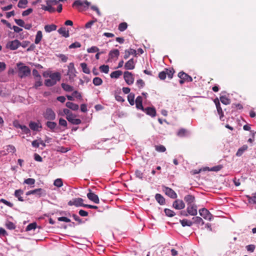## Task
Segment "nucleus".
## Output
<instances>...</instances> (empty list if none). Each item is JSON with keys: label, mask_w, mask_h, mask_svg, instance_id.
<instances>
[{"label": "nucleus", "mask_w": 256, "mask_h": 256, "mask_svg": "<svg viewBox=\"0 0 256 256\" xmlns=\"http://www.w3.org/2000/svg\"><path fill=\"white\" fill-rule=\"evenodd\" d=\"M135 175L136 178L142 180L143 178L144 174L140 170H136L135 172Z\"/></svg>", "instance_id": "nucleus-62"}, {"label": "nucleus", "mask_w": 256, "mask_h": 256, "mask_svg": "<svg viewBox=\"0 0 256 256\" xmlns=\"http://www.w3.org/2000/svg\"><path fill=\"white\" fill-rule=\"evenodd\" d=\"M30 70L27 66H22L19 68L18 76L21 78L26 77L30 75Z\"/></svg>", "instance_id": "nucleus-3"}, {"label": "nucleus", "mask_w": 256, "mask_h": 256, "mask_svg": "<svg viewBox=\"0 0 256 256\" xmlns=\"http://www.w3.org/2000/svg\"><path fill=\"white\" fill-rule=\"evenodd\" d=\"M81 46V44L78 42H74V43H72L69 46L70 48H80Z\"/></svg>", "instance_id": "nucleus-57"}, {"label": "nucleus", "mask_w": 256, "mask_h": 256, "mask_svg": "<svg viewBox=\"0 0 256 256\" xmlns=\"http://www.w3.org/2000/svg\"><path fill=\"white\" fill-rule=\"evenodd\" d=\"M76 69L74 67V64L73 63L71 62L69 64L68 66V72L67 73V75L68 76L70 80H73L74 78L76 76Z\"/></svg>", "instance_id": "nucleus-8"}, {"label": "nucleus", "mask_w": 256, "mask_h": 256, "mask_svg": "<svg viewBox=\"0 0 256 256\" xmlns=\"http://www.w3.org/2000/svg\"><path fill=\"white\" fill-rule=\"evenodd\" d=\"M44 192V190L41 188H38L32 190V194H36L38 196H42V194Z\"/></svg>", "instance_id": "nucleus-42"}, {"label": "nucleus", "mask_w": 256, "mask_h": 256, "mask_svg": "<svg viewBox=\"0 0 256 256\" xmlns=\"http://www.w3.org/2000/svg\"><path fill=\"white\" fill-rule=\"evenodd\" d=\"M35 180L32 178H28L24 180V183L29 184V185H33L35 183Z\"/></svg>", "instance_id": "nucleus-54"}, {"label": "nucleus", "mask_w": 256, "mask_h": 256, "mask_svg": "<svg viewBox=\"0 0 256 256\" xmlns=\"http://www.w3.org/2000/svg\"><path fill=\"white\" fill-rule=\"evenodd\" d=\"M47 6H42V8L44 10L48 11L50 12H55L54 8H52L50 4H46Z\"/></svg>", "instance_id": "nucleus-32"}, {"label": "nucleus", "mask_w": 256, "mask_h": 256, "mask_svg": "<svg viewBox=\"0 0 256 256\" xmlns=\"http://www.w3.org/2000/svg\"><path fill=\"white\" fill-rule=\"evenodd\" d=\"M248 146L246 144L243 145L238 150L236 156H241L243 154L248 150Z\"/></svg>", "instance_id": "nucleus-22"}, {"label": "nucleus", "mask_w": 256, "mask_h": 256, "mask_svg": "<svg viewBox=\"0 0 256 256\" xmlns=\"http://www.w3.org/2000/svg\"><path fill=\"white\" fill-rule=\"evenodd\" d=\"M88 191L89 192L87 194L88 198L94 203L98 204L100 202V200L98 196L92 192L90 189L88 190Z\"/></svg>", "instance_id": "nucleus-10"}, {"label": "nucleus", "mask_w": 256, "mask_h": 256, "mask_svg": "<svg viewBox=\"0 0 256 256\" xmlns=\"http://www.w3.org/2000/svg\"><path fill=\"white\" fill-rule=\"evenodd\" d=\"M50 78L52 80L55 81L56 83L58 81L60 80V74L59 72L52 73L50 74Z\"/></svg>", "instance_id": "nucleus-23"}, {"label": "nucleus", "mask_w": 256, "mask_h": 256, "mask_svg": "<svg viewBox=\"0 0 256 256\" xmlns=\"http://www.w3.org/2000/svg\"><path fill=\"white\" fill-rule=\"evenodd\" d=\"M163 191L164 192L166 195L170 198H177V194L176 192L170 188L164 186Z\"/></svg>", "instance_id": "nucleus-9"}, {"label": "nucleus", "mask_w": 256, "mask_h": 256, "mask_svg": "<svg viewBox=\"0 0 256 256\" xmlns=\"http://www.w3.org/2000/svg\"><path fill=\"white\" fill-rule=\"evenodd\" d=\"M136 108L138 109L143 110L142 98L141 96H138L136 100Z\"/></svg>", "instance_id": "nucleus-20"}, {"label": "nucleus", "mask_w": 256, "mask_h": 256, "mask_svg": "<svg viewBox=\"0 0 256 256\" xmlns=\"http://www.w3.org/2000/svg\"><path fill=\"white\" fill-rule=\"evenodd\" d=\"M187 206L186 211L188 214L192 216H196L198 214L197 206L196 204H194Z\"/></svg>", "instance_id": "nucleus-7"}, {"label": "nucleus", "mask_w": 256, "mask_h": 256, "mask_svg": "<svg viewBox=\"0 0 256 256\" xmlns=\"http://www.w3.org/2000/svg\"><path fill=\"white\" fill-rule=\"evenodd\" d=\"M56 29V26L55 24H52L44 26V30L48 32H50L52 31L55 30Z\"/></svg>", "instance_id": "nucleus-29"}, {"label": "nucleus", "mask_w": 256, "mask_h": 256, "mask_svg": "<svg viewBox=\"0 0 256 256\" xmlns=\"http://www.w3.org/2000/svg\"><path fill=\"white\" fill-rule=\"evenodd\" d=\"M122 72L120 70H116L112 72L110 74V77L112 78H118L122 74Z\"/></svg>", "instance_id": "nucleus-38"}, {"label": "nucleus", "mask_w": 256, "mask_h": 256, "mask_svg": "<svg viewBox=\"0 0 256 256\" xmlns=\"http://www.w3.org/2000/svg\"><path fill=\"white\" fill-rule=\"evenodd\" d=\"M84 200L82 198H78L72 199L68 202V204L70 206H75L76 207L84 206L85 205L83 203Z\"/></svg>", "instance_id": "nucleus-4"}, {"label": "nucleus", "mask_w": 256, "mask_h": 256, "mask_svg": "<svg viewBox=\"0 0 256 256\" xmlns=\"http://www.w3.org/2000/svg\"><path fill=\"white\" fill-rule=\"evenodd\" d=\"M100 70L105 74H108L109 72V66L108 65H102L99 68Z\"/></svg>", "instance_id": "nucleus-46"}, {"label": "nucleus", "mask_w": 256, "mask_h": 256, "mask_svg": "<svg viewBox=\"0 0 256 256\" xmlns=\"http://www.w3.org/2000/svg\"><path fill=\"white\" fill-rule=\"evenodd\" d=\"M62 87L66 92H72L74 90V88L72 86L64 83L62 84Z\"/></svg>", "instance_id": "nucleus-39"}, {"label": "nucleus", "mask_w": 256, "mask_h": 256, "mask_svg": "<svg viewBox=\"0 0 256 256\" xmlns=\"http://www.w3.org/2000/svg\"><path fill=\"white\" fill-rule=\"evenodd\" d=\"M42 32L40 30H38L36 34V38L34 40L35 44H38L42 40Z\"/></svg>", "instance_id": "nucleus-27"}, {"label": "nucleus", "mask_w": 256, "mask_h": 256, "mask_svg": "<svg viewBox=\"0 0 256 256\" xmlns=\"http://www.w3.org/2000/svg\"><path fill=\"white\" fill-rule=\"evenodd\" d=\"M220 99L222 103L225 105L229 104L230 103V100L225 96H220Z\"/></svg>", "instance_id": "nucleus-35"}, {"label": "nucleus", "mask_w": 256, "mask_h": 256, "mask_svg": "<svg viewBox=\"0 0 256 256\" xmlns=\"http://www.w3.org/2000/svg\"><path fill=\"white\" fill-rule=\"evenodd\" d=\"M76 116L72 114L70 116H66V120L71 124H81L82 121L79 118H76Z\"/></svg>", "instance_id": "nucleus-11"}, {"label": "nucleus", "mask_w": 256, "mask_h": 256, "mask_svg": "<svg viewBox=\"0 0 256 256\" xmlns=\"http://www.w3.org/2000/svg\"><path fill=\"white\" fill-rule=\"evenodd\" d=\"M80 66L82 68V72L86 74H90V70L89 68L87 66V64L85 62H82L80 64Z\"/></svg>", "instance_id": "nucleus-34"}, {"label": "nucleus", "mask_w": 256, "mask_h": 256, "mask_svg": "<svg viewBox=\"0 0 256 256\" xmlns=\"http://www.w3.org/2000/svg\"><path fill=\"white\" fill-rule=\"evenodd\" d=\"M32 75L34 76V79L42 78L40 75L38 73V72L36 69L32 70Z\"/></svg>", "instance_id": "nucleus-58"}, {"label": "nucleus", "mask_w": 256, "mask_h": 256, "mask_svg": "<svg viewBox=\"0 0 256 256\" xmlns=\"http://www.w3.org/2000/svg\"><path fill=\"white\" fill-rule=\"evenodd\" d=\"M173 207L176 210H182L184 208L185 204L181 200H176L172 204Z\"/></svg>", "instance_id": "nucleus-12"}, {"label": "nucleus", "mask_w": 256, "mask_h": 256, "mask_svg": "<svg viewBox=\"0 0 256 256\" xmlns=\"http://www.w3.org/2000/svg\"><path fill=\"white\" fill-rule=\"evenodd\" d=\"M36 226H37V224H36V222L31 223L27 226V227L26 228V230L29 231V230H35L36 228Z\"/></svg>", "instance_id": "nucleus-52"}, {"label": "nucleus", "mask_w": 256, "mask_h": 256, "mask_svg": "<svg viewBox=\"0 0 256 256\" xmlns=\"http://www.w3.org/2000/svg\"><path fill=\"white\" fill-rule=\"evenodd\" d=\"M154 148L156 150L159 152H164L166 150V147L164 146L161 144L155 145Z\"/></svg>", "instance_id": "nucleus-36"}, {"label": "nucleus", "mask_w": 256, "mask_h": 256, "mask_svg": "<svg viewBox=\"0 0 256 256\" xmlns=\"http://www.w3.org/2000/svg\"><path fill=\"white\" fill-rule=\"evenodd\" d=\"M6 226L8 229L14 230L16 228L14 224L11 222H8L6 224Z\"/></svg>", "instance_id": "nucleus-59"}, {"label": "nucleus", "mask_w": 256, "mask_h": 256, "mask_svg": "<svg viewBox=\"0 0 256 256\" xmlns=\"http://www.w3.org/2000/svg\"><path fill=\"white\" fill-rule=\"evenodd\" d=\"M155 198L158 202L160 205H163L165 204V198L160 194H156L155 196Z\"/></svg>", "instance_id": "nucleus-24"}, {"label": "nucleus", "mask_w": 256, "mask_h": 256, "mask_svg": "<svg viewBox=\"0 0 256 256\" xmlns=\"http://www.w3.org/2000/svg\"><path fill=\"white\" fill-rule=\"evenodd\" d=\"M124 78L126 82L128 85L132 84L134 82V78L130 72L128 71L124 72Z\"/></svg>", "instance_id": "nucleus-6"}, {"label": "nucleus", "mask_w": 256, "mask_h": 256, "mask_svg": "<svg viewBox=\"0 0 256 256\" xmlns=\"http://www.w3.org/2000/svg\"><path fill=\"white\" fill-rule=\"evenodd\" d=\"M54 184L58 187V188H60L63 185L62 180L61 178H57L54 181Z\"/></svg>", "instance_id": "nucleus-48"}, {"label": "nucleus", "mask_w": 256, "mask_h": 256, "mask_svg": "<svg viewBox=\"0 0 256 256\" xmlns=\"http://www.w3.org/2000/svg\"><path fill=\"white\" fill-rule=\"evenodd\" d=\"M32 11H33L32 8H29L28 10L24 11L22 12V16H27L29 15L32 12Z\"/></svg>", "instance_id": "nucleus-63"}, {"label": "nucleus", "mask_w": 256, "mask_h": 256, "mask_svg": "<svg viewBox=\"0 0 256 256\" xmlns=\"http://www.w3.org/2000/svg\"><path fill=\"white\" fill-rule=\"evenodd\" d=\"M29 127L34 131H38V128H42L40 122L37 123L34 122H30L29 124Z\"/></svg>", "instance_id": "nucleus-19"}, {"label": "nucleus", "mask_w": 256, "mask_h": 256, "mask_svg": "<svg viewBox=\"0 0 256 256\" xmlns=\"http://www.w3.org/2000/svg\"><path fill=\"white\" fill-rule=\"evenodd\" d=\"M44 84L47 86H52L56 84L55 81H53L50 78L46 80Z\"/></svg>", "instance_id": "nucleus-51"}, {"label": "nucleus", "mask_w": 256, "mask_h": 256, "mask_svg": "<svg viewBox=\"0 0 256 256\" xmlns=\"http://www.w3.org/2000/svg\"><path fill=\"white\" fill-rule=\"evenodd\" d=\"M24 192L22 190L19 189L15 190L14 192V196L17 198L19 201L23 202L24 199L21 196V195Z\"/></svg>", "instance_id": "nucleus-26"}, {"label": "nucleus", "mask_w": 256, "mask_h": 256, "mask_svg": "<svg viewBox=\"0 0 256 256\" xmlns=\"http://www.w3.org/2000/svg\"><path fill=\"white\" fill-rule=\"evenodd\" d=\"M249 203L256 204V192L252 194V196H246Z\"/></svg>", "instance_id": "nucleus-33"}, {"label": "nucleus", "mask_w": 256, "mask_h": 256, "mask_svg": "<svg viewBox=\"0 0 256 256\" xmlns=\"http://www.w3.org/2000/svg\"><path fill=\"white\" fill-rule=\"evenodd\" d=\"M58 123L60 126L66 128L68 124H67L66 121L65 120H64L62 118H60L59 120Z\"/></svg>", "instance_id": "nucleus-60"}, {"label": "nucleus", "mask_w": 256, "mask_h": 256, "mask_svg": "<svg viewBox=\"0 0 256 256\" xmlns=\"http://www.w3.org/2000/svg\"><path fill=\"white\" fill-rule=\"evenodd\" d=\"M44 118L50 120H55L56 115L54 110L50 108H48L43 114Z\"/></svg>", "instance_id": "nucleus-1"}, {"label": "nucleus", "mask_w": 256, "mask_h": 256, "mask_svg": "<svg viewBox=\"0 0 256 256\" xmlns=\"http://www.w3.org/2000/svg\"><path fill=\"white\" fill-rule=\"evenodd\" d=\"M58 33L64 38H68L70 36L68 30H66L65 27H61L58 30Z\"/></svg>", "instance_id": "nucleus-21"}, {"label": "nucleus", "mask_w": 256, "mask_h": 256, "mask_svg": "<svg viewBox=\"0 0 256 256\" xmlns=\"http://www.w3.org/2000/svg\"><path fill=\"white\" fill-rule=\"evenodd\" d=\"M0 202L6 205L7 206L10 208H12L14 206V204L12 203H11L10 202L7 201L4 198H1L0 200Z\"/></svg>", "instance_id": "nucleus-56"}, {"label": "nucleus", "mask_w": 256, "mask_h": 256, "mask_svg": "<svg viewBox=\"0 0 256 256\" xmlns=\"http://www.w3.org/2000/svg\"><path fill=\"white\" fill-rule=\"evenodd\" d=\"M214 102L216 104L218 113L220 115V118L221 120L224 116V114L222 108L220 107L218 99V98H215L214 100Z\"/></svg>", "instance_id": "nucleus-14"}, {"label": "nucleus", "mask_w": 256, "mask_h": 256, "mask_svg": "<svg viewBox=\"0 0 256 256\" xmlns=\"http://www.w3.org/2000/svg\"><path fill=\"white\" fill-rule=\"evenodd\" d=\"M128 28V24L126 22H123L118 25V29L120 32H124L125 30Z\"/></svg>", "instance_id": "nucleus-45"}, {"label": "nucleus", "mask_w": 256, "mask_h": 256, "mask_svg": "<svg viewBox=\"0 0 256 256\" xmlns=\"http://www.w3.org/2000/svg\"><path fill=\"white\" fill-rule=\"evenodd\" d=\"M84 4H85L86 6H88L90 5V2L88 1H85L84 2H83L80 0H76L72 4V7H76L78 8L79 10H80L79 7L84 6Z\"/></svg>", "instance_id": "nucleus-13"}, {"label": "nucleus", "mask_w": 256, "mask_h": 256, "mask_svg": "<svg viewBox=\"0 0 256 256\" xmlns=\"http://www.w3.org/2000/svg\"><path fill=\"white\" fill-rule=\"evenodd\" d=\"M164 212L169 217H172L174 216L175 213L174 212L168 208H165L164 209Z\"/></svg>", "instance_id": "nucleus-50"}, {"label": "nucleus", "mask_w": 256, "mask_h": 256, "mask_svg": "<svg viewBox=\"0 0 256 256\" xmlns=\"http://www.w3.org/2000/svg\"><path fill=\"white\" fill-rule=\"evenodd\" d=\"M102 83V80L99 77H96L93 79V84L96 86H100Z\"/></svg>", "instance_id": "nucleus-43"}, {"label": "nucleus", "mask_w": 256, "mask_h": 256, "mask_svg": "<svg viewBox=\"0 0 256 256\" xmlns=\"http://www.w3.org/2000/svg\"><path fill=\"white\" fill-rule=\"evenodd\" d=\"M28 2L27 0H20L18 4V6L20 8H24Z\"/></svg>", "instance_id": "nucleus-41"}, {"label": "nucleus", "mask_w": 256, "mask_h": 256, "mask_svg": "<svg viewBox=\"0 0 256 256\" xmlns=\"http://www.w3.org/2000/svg\"><path fill=\"white\" fill-rule=\"evenodd\" d=\"M180 222L182 226H190L194 224V222L192 221L188 220L186 219H184L182 220H180Z\"/></svg>", "instance_id": "nucleus-30"}, {"label": "nucleus", "mask_w": 256, "mask_h": 256, "mask_svg": "<svg viewBox=\"0 0 256 256\" xmlns=\"http://www.w3.org/2000/svg\"><path fill=\"white\" fill-rule=\"evenodd\" d=\"M145 113L148 115L151 116L152 117H154L156 115V110L154 108L148 107L146 108H143L142 110Z\"/></svg>", "instance_id": "nucleus-15"}, {"label": "nucleus", "mask_w": 256, "mask_h": 256, "mask_svg": "<svg viewBox=\"0 0 256 256\" xmlns=\"http://www.w3.org/2000/svg\"><path fill=\"white\" fill-rule=\"evenodd\" d=\"M20 42L18 40H14L8 42L6 44V48L10 50H16L20 46Z\"/></svg>", "instance_id": "nucleus-5"}, {"label": "nucleus", "mask_w": 256, "mask_h": 256, "mask_svg": "<svg viewBox=\"0 0 256 256\" xmlns=\"http://www.w3.org/2000/svg\"><path fill=\"white\" fill-rule=\"evenodd\" d=\"M35 80H36V82H35L34 87L36 89L39 86H40L42 85V78L35 79Z\"/></svg>", "instance_id": "nucleus-53"}, {"label": "nucleus", "mask_w": 256, "mask_h": 256, "mask_svg": "<svg viewBox=\"0 0 256 256\" xmlns=\"http://www.w3.org/2000/svg\"><path fill=\"white\" fill-rule=\"evenodd\" d=\"M18 127L20 128L25 134H28L30 132V129L24 125L18 124Z\"/></svg>", "instance_id": "nucleus-47"}, {"label": "nucleus", "mask_w": 256, "mask_h": 256, "mask_svg": "<svg viewBox=\"0 0 256 256\" xmlns=\"http://www.w3.org/2000/svg\"><path fill=\"white\" fill-rule=\"evenodd\" d=\"M186 130L184 128H181L178 132L177 135L180 137L184 136L187 134Z\"/></svg>", "instance_id": "nucleus-49"}, {"label": "nucleus", "mask_w": 256, "mask_h": 256, "mask_svg": "<svg viewBox=\"0 0 256 256\" xmlns=\"http://www.w3.org/2000/svg\"><path fill=\"white\" fill-rule=\"evenodd\" d=\"M166 73L165 70L160 72L158 74V78L162 80H164L166 78Z\"/></svg>", "instance_id": "nucleus-61"}, {"label": "nucleus", "mask_w": 256, "mask_h": 256, "mask_svg": "<svg viewBox=\"0 0 256 256\" xmlns=\"http://www.w3.org/2000/svg\"><path fill=\"white\" fill-rule=\"evenodd\" d=\"M192 220H193L192 222L194 224H200L201 225H203L204 223L202 218L200 216L193 217Z\"/></svg>", "instance_id": "nucleus-31"}, {"label": "nucleus", "mask_w": 256, "mask_h": 256, "mask_svg": "<svg viewBox=\"0 0 256 256\" xmlns=\"http://www.w3.org/2000/svg\"><path fill=\"white\" fill-rule=\"evenodd\" d=\"M135 68V64L134 62V58H131L128 60L124 65V68L128 70H132Z\"/></svg>", "instance_id": "nucleus-18"}, {"label": "nucleus", "mask_w": 256, "mask_h": 256, "mask_svg": "<svg viewBox=\"0 0 256 256\" xmlns=\"http://www.w3.org/2000/svg\"><path fill=\"white\" fill-rule=\"evenodd\" d=\"M46 126L51 130H54L56 128L57 124L56 122L48 121L46 123Z\"/></svg>", "instance_id": "nucleus-37"}, {"label": "nucleus", "mask_w": 256, "mask_h": 256, "mask_svg": "<svg viewBox=\"0 0 256 256\" xmlns=\"http://www.w3.org/2000/svg\"><path fill=\"white\" fill-rule=\"evenodd\" d=\"M166 72V75L170 79L172 78L173 76V74L174 72V70L173 68H165Z\"/></svg>", "instance_id": "nucleus-44"}, {"label": "nucleus", "mask_w": 256, "mask_h": 256, "mask_svg": "<svg viewBox=\"0 0 256 256\" xmlns=\"http://www.w3.org/2000/svg\"><path fill=\"white\" fill-rule=\"evenodd\" d=\"M14 22L20 26L23 27L24 26V22L21 19H15Z\"/></svg>", "instance_id": "nucleus-64"}, {"label": "nucleus", "mask_w": 256, "mask_h": 256, "mask_svg": "<svg viewBox=\"0 0 256 256\" xmlns=\"http://www.w3.org/2000/svg\"><path fill=\"white\" fill-rule=\"evenodd\" d=\"M199 214L200 216L210 221L213 216L210 213V212L206 208H202L199 210Z\"/></svg>", "instance_id": "nucleus-2"}, {"label": "nucleus", "mask_w": 256, "mask_h": 256, "mask_svg": "<svg viewBox=\"0 0 256 256\" xmlns=\"http://www.w3.org/2000/svg\"><path fill=\"white\" fill-rule=\"evenodd\" d=\"M66 106L68 108H69L73 110H77L79 108L78 104L73 103L72 102H68L66 103Z\"/></svg>", "instance_id": "nucleus-25"}, {"label": "nucleus", "mask_w": 256, "mask_h": 256, "mask_svg": "<svg viewBox=\"0 0 256 256\" xmlns=\"http://www.w3.org/2000/svg\"><path fill=\"white\" fill-rule=\"evenodd\" d=\"M87 51L89 53H94L96 52H98L99 51V48L96 46H93L88 48L87 50Z\"/></svg>", "instance_id": "nucleus-55"}, {"label": "nucleus", "mask_w": 256, "mask_h": 256, "mask_svg": "<svg viewBox=\"0 0 256 256\" xmlns=\"http://www.w3.org/2000/svg\"><path fill=\"white\" fill-rule=\"evenodd\" d=\"M178 76L180 79L184 80L186 82H190L192 81V78L183 72H180L178 74Z\"/></svg>", "instance_id": "nucleus-16"}, {"label": "nucleus", "mask_w": 256, "mask_h": 256, "mask_svg": "<svg viewBox=\"0 0 256 256\" xmlns=\"http://www.w3.org/2000/svg\"><path fill=\"white\" fill-rule=\"evenodd\" d=\"M128 100L130 105L133 106L134 104V94L130 93L128 96Z\"/></svg>", "instance_id": "nucleus-40"}, {"label": "nucleus", "mask_w": 256, "mask_h": 256, "mask_svg": "<svg viewBox=\"0 0 256 256\" xmlns=\"http://www.w3.org/2000/svg\"><path fill=\"white\" fill-rule=\"evenodd\" d=\"M120 52L117 49L111 50L109 53V57L110 58H113L114 57H116L118 58Z\"/></svg>", "instance_id": "nucleus-28"}, {"label": "nucleus", "mask_w": 256, "mask_h": 256, "mask_svg": "<svg viewBox=\"0 0 256 256\" xmlns=\"http://www.w3.org/2000/svg\"><path fill=\"white\" fill-rule=\"evenodd\" d=\"M184 200L187 205L194 204L195 197L192 194H188L184 197Z\"/></svg>", "instance_id": "nucleus-17"}]
</instances>
